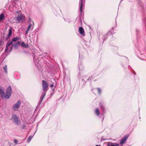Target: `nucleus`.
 <instances>
[{
    "label": "nucleus",
    "instance_id": "1",
    "mask_svg": "<svg viewBox=\"0 0 146 146\" xmlns=\"http://www.w3.org/2000/svg\"><path fill=\"white\" fill-rule=\"evenodd\" d=\"M20 43V42L19 41H18L16 43H15L14 45H13L12 46L10 47V49H9V46L11 44L13 43L11 41L10 42H7L6 44V48L5 50V52H7L9 50V51H11L12 50L13 46H14L15 47H16Z\"/></svg>",
    "mask_w": 146,
    "mask_h": 146
},
{
    "label": "nucleus",
    "instance_id": "2",
    "mask_svg": "<svg viewBox=\"0 0 146 146\" xmlns=\"http://www.w3.org/2000/svg\"><path fill=\"white\" fill-rule=\"evenodd\" d=\"M14 19L16 21L17 23H18L20 21H23L25 19V17L24 15L22 13H21L18 16H15Z\"/></svg>",
    "mask_w": 146,
    "mask_h": 146
},
{
    "label": "nucleus",
    "instance_id": "3",
    "mask_svg": "<svg viewBox=\"0 0 146 146\" xmlns=\"http://www.w3.org/2000/svg\"><path fill=\"white\" fill-rule=\"evenodd\" d=\"M12 92V89L10 86H9L6 90V94L5 98L7 99H9Z\"/></svg>",
    "mask_w": 146,
    "mask_h": 146
},
{
    "label": "nucleus",
    "instance_id": "4",
    "mask_svg": "<svg viewBox=\"0 0 146 146\" xmlns=\"http://www.w3.org/2000/svg\"><path fill=\"white\" fill-rule=\"evenodd\" d=\"M21 104L20 100L18 101L13 106V109L15 110H17L19 108Z\"/></svg>",
    "mask_w": 146,
    "mask_h": 146
},
{
    "label": "nucleus",
    "instance_id": "5",
    "mask_svg": "<svg viewBox=\"0 0 146 146\" xmlns=\"http://www.w3.org/2000/svg\"><path fill=\"white\" fill-rule=\"evenodd\" d=\"M128 135H125L124 137L121 138L120 142V144L121 145H123L125 143V142L126 141L128 137Z\"/></svg>",
    "mask_w": 146,
    "mask_h": 146
},
{
    "label": "nucleus",
    "instance_id": "6",
    "mask_svg": "<svg viewBox=\"0 0 146 146\" xmlns=\"http://www.w3.org/2000/svg\"><path fill=\"white\" fill-rule=\"evenodd\" d=\"M0 94L2 98H5V93L3 87L0 86Z\"/></svg>",
    "mask_w": 146,
    "mask_h": 146
},
{
    "label": "nucleus",
    "instance_id": "7",
    "mask_svg": "<svg viewBox=\"0 0 146 146\" xmlns=\"http://www.w3.org/2000/svg\"><path fill=\"white\" fill-rule=\"evenodd\" d=\"M85 3V0H80V13H82L84 3Z\"/></svg>",
    "mask_w": 146,
    "mask_h": 146
},
{
    "label": "nucleus",
    "instance_id": "8",
    "mask_svg": "<svg viewBox=\"0 0 146 146\" xmlns=\"http://www.w3.org/2000/svg\"><path fill=\"white\" fill-rule=\"evenodd\" d=\"M42 86L43 90L44 91H47V88L48 86V85L45 81L44 80L42 81Z\"/></svg>",
    "mask_w": 146,
    "mask_h": 146
},
{
    "label": "nucleus",
    "instance_id": "9",
    "mask_svg": "<svg viewBox=\"0 0 146 146\" xmlns=\"http://www.w3.org/2000/svg\"><path fill=\"white\" fill-rule=\"evenodd\" d=\"M79 31L80 33L83 36L85 35V32L83 28L82 27H80L79 28Z\"/></svg>",
    "mask_w": 146,
    "mask_h": 146
},
{
    "label": "nucleus",
    "instance_id": "10",
    "mask_svg": "<svg viewBox=\"0 0 146 146\" xmlns=\"http://www.w3.org/2000/svg\"><path fill=\"white\" fill-rule=\"evenodd\" d=\"M5 18V16L3 13H2L0 15V23Z\"/></svg>",
    "mask_w": 146,
    "mask_h": 146
},
{
    "label": "nucleus",
    "instance_id": "11",
    "mask_svg": "<svg viewBox=\"0 0 146 146\" xmlns=\"http://www.w3.org/2000/svg\"><path fill=\"white\" fill-rule=\"evenodd\" d=\"M12 28L11 27L9 30V32L8 34V37H10L12 35Z\"/></svg>",
    "mask_w": 146,
    "mask_h": 146
},
{
    "label": "nucleus",
    "instance_id": "12",
    "mask_svg": "<svg viewBox=\"0 0 146 146\" xmlns=\"http://www.w3.org/2000/svg\"><path fill=\"white\" fill-rule=\"evenodd\" d=\"M21 45L22 46L25 48H27L29 45L28 44H25L24 42H22L21 43Z\"/></svg>",
    "mask_w": 146,
    "mask_h": 146
},
{
    "label": "nucleus",
    "instance_id": "13",
    "mask_svg": "<svg viewBox=\"0 0 146 146\" xmlns=\"http://www.w3.org/2000/svg\"><path fill=\"white\" fill-rule=\"evenodd\" d=\"M19 40V38L18 37H13L11 41L13 42V41H16Z\"/></svg>",
    "mask_w": 146,
    "mask_h": 146
},
{
    "label": "nucleus",
    "instance_id": "14",
    "mask_svg": "<svg viewBox=\"0 0 146 146\" xmlns=\"http://www.w3.org/2000/svg\"><path fill=\"white\" fill-rule=\"evenodd\" d=\"M3 69L5 73L6 74L7 73V65H5L3 67Z\"/></svg>",
    "mask_w": 146,
    "mask_h": 146
},
{
    "label": "nucleus",
    "instance_id": "15",
    "mask_svg": "<svg viewBox=\"0 0 146 146\" xmlns=\"http://www.w3.org/2000/svg\"><path fill=\"white\" fill-rule=\"evenodd\" d=\"M46 94V92H44L43 94L42 95L41 97L40 100L41 102H42V100L44 98V97L45 96Z\"/></svg>",
    "mask_w": 146,
    "mask_h": 146
},
{
    "label": "nucleus",
    "instance_id": "16",
    "mask_svg": "<svg viewBox=\"0 0 146 146\" xmlns=\"http://www.w3.org/2000/svg\"><path fill=\"white\" fill-rule=\"evenodd\" d=\"M95 113L98 116L100 115V112L98 109L97 108L95 111Z\"/></svg>",
    "mask_w": 146,
    "mask_h": 146
},
{
    "label": "nucleus",
    "instance_id": "17",
    "mask_svg": "<svg viewBox=\"0 0 146 146\" xmlns=\"http://www.w3.org/2000/svg\"><path fill=\"white\" fill-rule=\"evenodd\" d=\"M33 136H30L29 137V138H28V140H27V142L28 143H29V142H30L31 141V139H32L33 137Z\"/></svg>",
    "mask_w": 146,
    "mask_h": 146
},
{
    "label": "nucleus",
    "instance_id": "18",
    "mask_svg": "<svg viewBox=\"0 0 146 146\" xmlns=\"http://www.w3.org/2000/svg\"><path fill=\"white\" fill-rule=\"evenodd\" d=\"M31 28L32 29L33 27H32V25L31 24H30L28 26L27 29L29 30Z\"/></svg>",
    "mask_w": 146,
    "mask_h": 146
},
{
    "label": "nucleus",
    "instance_id": "19",
    "mask_svg": "<svg viewBox=\"0 0 146 146\" xmlns=\"http://www.w3.org/2000/svg\"><path fill=\"white\" fill-rule=\"evenodd\" d=\"M14 121L15 122H18V119L17 117H15V118L14 119Z\"/></svg>",
    "mask_w": 146,
    "mask_h": 146
},
{
    "label": "nucleus",
    "instance_id": "20",
    "mask_svg": "<svg viewBox=\"0 0 146 146\" xmlns=\"http://www.w3.org/2000/svg\"><path fill=\"white\" fill-rule=\"evenodd\" d=\"M18 141L17 140V139H15L14 140V143H15V144H17V143L18 142Z\"/></svg>",
    "mask_w": 146,
    "mask_h": 146
},
{
    "label": "nucleus",
    "instance_id": "21",
    "mask_svg": "<svg viewBox=\"0 0 146 146\" xmlns=\"http://www.w3.org/2000/svg\"><path fill=\"white\" fill-rule=\"evenodd\" d=\"M100 107H101V108H102V109L103 110L104 109V107L103 106H102V104H101V103H100Z\"/></svg>",
    "mask_w": 146,
    "mask_h": 146
},
{
    "label": "nucleus",
    "instance_id": "22",
    "mask_svg": "<svg viewBox=\"0 0 146 146\" xmlns=\"http://www.w3.org/2000/svg\"><path fill=\"white\" fill-rule=\"evenodd\" d=\"M97 89L98 90V93L99 94H100L101 93V90L99 88H98Z\"/></svg>",
    "mask_w": 146,
    "mask_h": 146
},
{
    "label": "nucleus",
    "instance_id": "23",
    "mask_svg": "<svg viewBox=\"0 0 146 146\" xmlns=\"http://www.w3.org/2000/svg\"><path fill=\"white\" fill-rule=\"evenodd\" d=\"M93 79L92 77V76H91V77H90L88 79V80H91L92 79Z\"/></svg>",
    "mask_w": 146,
    "mask_h": 146
},
{
    "label": "nucleus",
    "instance_id": "24",
    "mask_svg": "<svg viewBox=\"0 0 146 146\" xmlns=\"http://www.w3.org/2000/svg\"><path fill=\"white\" fill-rule=\"evenodd\" d=\"M29 31V30H28V29H27V30L25 32V35L27 34L28 33Z\"/></svg>",
    "mask_w": 146,
    "mask_h": 146
},
{
    "label": "nucleus",
    "instance_id": "25",
    "mask_svg": "<svg viewBox=\"0 0 146 146\" xmlns=\"http://www.w3.org/2000/svg\"><path fill=\"white\" fill-rule=\"evenodd\" d=\"M50 86L51 88H52V87H53L54 86V85L52 84H50Z\"/></svg>",
    "mask_w": 146,
    "mask_h": 146
},
{
    "label": "nucleus",
    "instance_id": "26",
    "mask_svg": "<svg viewBox=\"0 0 146 146\" xmlns=\"http://www.w3.org/2000/svg\"><path fill=\"white\" fill-rule=\"evenodd\" d=\"M16 13H19V11H17Z\"/></svg>",
    "mask_w": 146,
    "mask_h": 146
},
{
    "label": "nucleus",
    "instance_id": "27",
    "mask_svg": "<svg viewBox=\"0 0 146 146\" xmlns=\"http://www.w3.org/2000/svg\"><path fill=\"white\" fill-rule=\"evenodd\" d=\"M96 146H99L98 145H96Z\"/></svg>",
    "mask_w": 146,
    "mask_h": 146
}]
</instances>
